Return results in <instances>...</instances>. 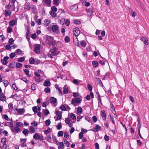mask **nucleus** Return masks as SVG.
<instances>
[{"mask_svg":"<svg viewBox=\"0 0 149 149\" xmlns=\"http://www.w3.org/2000/svg\"><path fill=\"white\" fill-rule=\"evenodd\" d=\"M81 102V99L79 97L76 98L75 99L72 98V99L71 104L74 106H76V104L80 103Z\"/></svg>","mask_w":149,"mask_h":149,"instance_id":"f257e3e1","label":"nucleus"},{"mask_svg":"<svg viewBox=\"0 0 149 149\" xmlns=\"http://www.w3.org/2000/svg\"><path fill=\"white\" fill-rule=\"evenodd\" d=\"M33 138L36 140L40 139L42 140L43 139V137L42 135H40L39 134L35 133L33 135Z\"/></svg>","mask_w":149,"mask_h":149,"instance_id":"f03ea898","label":"nucleus"},{"mask_svg":"<svg viewBox=\"0 0 149 149\" xmlns=\"http://www.w3.org/2000/svg\"><path fill=\"white\" fill-rule=\"evenodd\" d=\"M73 31L74 32L73 35L75 36V37H77L80 33V31L79 29L78 28H74L73 29Z\"/></svg>","mask_w":149,"mask_h":149,"instance_id":"7ed1b4c3","label":"nucleus"},{"mask_svg":"<svg viewBox=\"0 0 149 149\" xmlns=\"http://www.w3.org/2000/svg\"><path fill=\"white\" fill-rule=\"evenodd\" d=\"M140 39L146 45H148V40L146 37H141Z\"/></svg>","mask_w":149,"mask_h":149,"instance_id":"20e7f679","label":"nucleus"},{"mask_svg":"<svg viewBox=\"0 0 149 149\" xmlns=\"http://www.w3.org/2000/svg\"><path fill=\"white\" fill-rule=\"evenodd\" d=\"M9 58V57L7 56L4 57L3 59H2L1 61V62L4 65H7L8 63L7 60Z\"/></svg>","mask_w":149,"mask_h":149,"instance_id":"39448f33","label":"nucleus"},{"mask_svg":"<svg viewBox=\"0 0 149 149\" xmlns=\"http://www.w3.org/2000/svg\"><path fill=\"white\" fill-rule=\"evenodd\" d=\"M53 37L52 36L47 37V40L48 41V42L50 44L52 45L53 43Z\"/></svg>","mask_w":149,"mask_h":149,"instance_id":"423d86ee","label":"nucleus"},{"mask_svg":"<svg viewBox=\"0 0 149 149\" xmlns=\"http://www.w3.org/2000/svg\"><path fill=\"white\" fill-rule=\"evenodd\" d=\"M6 97L3 93H0V101L4 102L6 100Z\"/></svg>","mask_w":149,"mask_h":149,"instance_id":"0eeeda50","label":"nucleus"},{"mask_svg":"<svg viewBox=\"0 0 149 149\" xmlns=\"http://www.w3.org/2000/svg\"><path fill=\"white\" fill-rule=\"evenodd\" d=\"M40 45H38L35 46L34 48V52L35 53H38L40 52Z\"/></svg>","mask_w":149,"mask_h":149,"instance_id":"6e6552de","label":"nucleus"},{"mask_svg":"<svg viewBox=\"0 0 149 149\" xmlns=\"http://www.w3.org/2000/svg\"><path fill=\"white\" fill-rule=\"evenodd\" d=\"M101 127L98 125H96L94 127V128L92 129H91L94 132H96L98 131L100 128Z\"/></svg>","mask_w":149,"mask_h":149,"instance_id":"1a4fd4ad","label":"nucleus"},{"mask_svg":"<svg viewBox=\"0 0 149 149\" xmlns=\"http://www.w3.org/2000/svg\"><path fill=\"white\" fill-rule=\"evenodd\" d=\"M102 117L104 120H106V114L105 111H101Z\"/></svg>","mask_w":149,"mask_h":149,"instance_id":"9d476101","label":"nucleus"},{"mask_svg":"<svg viewBox=\"0 0 149 149\" xmlns=\"http://www.w3.org/2000/svg\"><path fill=\"white\" fill-rule=\"evenodd\" d=\"M58 26L56 25H53L52 27V29L53 31L56 32L58 29Z\"/></svg>","mask_w":149,"mask_h":149,"instance_id":"9b49d317","label":"nucleus"},{"mask_svg":"<svg viewBox=\"0 0 149 149\" xmlns=\"http://www.w3.org/2000/svg\"><path fill=\"white\" fill-rule=\"evenodd\" d=\"M78 8V6L77 5L75 4L74 5L71 6L70 7V9L74 11L76 10Z\"/></svg>","mask_w":149,"mask_h":149,"instance_id":"f8f14e48","label":"nucleus"},{"mask_svg":"<svg viewBox=\"0 0 149 149\" xmlns=\"http://www.w3.org/2000/svg\"><path fill=\"white\" fill-rule=\"evenodd\" d=\"M60 52L59 51L54 52H51L50 54V55L52 58V56H56L58 55Z\"/></svg>","mask_w":149,"mask_h":149,"instance_id":"ddd939ff","label":"nucleus"},{"mask_svg":"<svg viewBox=\"0 0 149 149\" xmlns=\"http://www.w3.org/2000/svg\"><path fill=\"white\" fill-rule=\"evenodd\" d=\"M73 40L74 42L75 45L76 46H79V44L77 38L75 37V39L73 38Z\"/></svg>","mask_w":149,"mask_h":149,"instance_id":"4468645a","label":"nucleus"},{"mask_svg":"<svg viewBox=\"0 0 149 149\" xmlns=\"http://www.w3.org/2000/svg\"><path fill=\"white\" fill-rule=\"evenodd\" d=\"M57 101L56 99L54 97H52L50 99V102L51 103L54 104Z\"/></svg>","mask_w":149,"mask_h":149,"instance_id":"2eb2a0df","label":"nucleus"},{"mask_svg":"<svg viewBox=\"0 0 149 149\" xmlns=\"http://www.w3.org/2000/svg\"><path fill=\"white\" fill-rule=\"evenodd\" d=\"M29 132V131L27 129H24L22 131V133L25 135L26 136L28 135V134Z\"/></svg>","mask_w":149,"mask_h":149,"instance_id":"dca6fc26","label":"nucleus"},{"mask_svg":"<svg viewBox=\"0 0 149 149\" xmlns=\"http://www.w3.org/2000/svg\"><path fill=\"white\" fill-rule=\"evenodd\" d=\"M43 85L45 86H49L51 85V83L49 81L46 80L44 82Z\"/></svg>","mask_w":149,"mask_h":149,"instance_id":"f3484780","label":"nucleus"},{"mask_svg":"<svg viewBox=\"0 0 149 149\" xmlns=\"http://www.w3.org/2000/svg\"><path fill=\"white\" fill-rule=\"evenodd\" d=\"M29 129L31 133H32L35 132V129L33 127L30 126L29 127Z\"/></svg>","mask_w":149,"mask_h":149,"instance_id":"a211bd4d","label":"nucleus"},{"mask_svg":"<svg viewBox=\"0 0 149 149\" xmlns=\"http://www.w3.org/2000/svg\"><path fill=\"white\" fill-rule=\"evenodd\" d=\"M11 14V12L9 11L8 10H6L5 11V15L6 16H10Z\"/></svg>","mask_w":149,"mask_h":149,"instance_id":"6ab92c4d","label":"nucleus"},{"mask_svg":"<svg viewBox=\"0 0 149 149\" xmlns=\"http://www.w3.org/2000/svg\"><path fill=\"white\" fill-rule=\"evenodd\" d=\"M50 15L53 17H55L56 16V13L52 11H49Z\"/></svg>","mask_w":149,"mask_h":149,"instance_id":"aec40b11","label":"nucleus"},{"mask_svg":"<svg viewBox=\"0 0 149 149\" xmlns=\"http://www.w3.org/2000/svg\"><path fill=\"white\" fill-rule=\"evenodd\" d=\"M22 125L23 124L21 122H19L16 123L14 125V126L16 127H21Z\"/></svg>","mask_w":149,"mask_h":149,"instance_id":"412c9836","label":"nucleus"},{"mask_svg":"<svg viewBox=\"0 0 149 149\" xmlns=\"http://www.w3.org/2000/svg\"><path fill=\"white\" fill-rule=\"evenodd\" d=\"M16 23V22L14 20H12L10 21L9 22V24L11 26H14Z\"/></svg>","mask_w":149,"mask_h":149,"instance_id":"4be33fe9","label":"nucleus"},{"mask_svg":"<svg viewBox=\"0 0 149 149\" xmlns=\"http://www.w3.org/2000/svg\"><path fill=\"white\" fill-rule=\"evenodd\" d=\"M82 109L81 107H78L77 109V112L79 113L80 114H81L82 112Z\"/></svg>","mask_w":149,"mask_h":149,"instance_id":"5701e85b","label":"nucleus"},{"mask_svg":"<svg viewBox=\"0 0 149 149\" xmlns=\"http://www.w3.org/2000/svg\"><path fill=\"white\" fill-rule=\"evenodd\" d=\"M31 9L33 13L35 12L36 11L37 9L36 6L35 5L32 6Z\"/></svg>","mask_w":149,"mask_h":149,"instance_id":"b1692460","label":"nucleus"},{"mask_svg":"<svg viewBox=\"0 0 149 149\" xmlns=\"http://www.w3.org/2000/svg\"><path fill=\"white\" fill-rule=\"evenodd\" d=\"M29 63L30 64H32L35 63V60L34 58L33 57H31L29 60Z\"/></svg>","mask_w":149,"mask_h":149,"instance_id":"393cba45","label":"nucleus"},{"mask_svg":"<svg viewBox=\"0 0 149 149\" xmlns=\"http://www.w3.org/2000/svg\"><path fill=\"white\" fill-rule=\"evenodd\" d=\"M92 64L95 67H97L98 65V63L97 61H93L92 62Z\"/></svg>","mask_w":149,"mask_h":149,"instance_id":"a878e982","label":"nucleus"},{"mask_svg":"<svg viewBox=\"0 0 149 149\" xmlns=\"http://www.w3.org/2000/svg\"><path fill=\"white\" fill-rule=\"evenodd\" d=\"M72 82L75 84L76 85H79V84L80 82L79 81H78L77 79H74L73 80Z\"/></svg>","mask_w":149,"mask_h":149,"instance_id":"bb28decb","label":"nucleus"},{"mask_svg":"<svg viewBox=\"0 0 149 149\" xmlns=\"http://www.w3.org/2000/svg\"><path fill=\"white\" fill-rule=\"evenodd\" d=\"M45 24L47 26H48L50 24V21L48 19H45Z\"/></svg>","mask_w":149,"mask_h":149,"instance_id":"cd10ccee","label":"nucleus"},{"mask_svg":"<svg viewBox=\"0 0 149 149\" xmlns=\"http://www.w3.org/2000/svg\"><path fill=\"white\" fill-rule=\"evenodd\" d=\"M80 44L82 47H84L86 45V43L84 40H82L80 42Z\"/></svg>","mask_w":149,"mask_h":149,"instance_id":"c85d7f7f","label":"nucleus"},{"mask_svg":"<svg viewBox=\"0 0 149 149\" xmlns=\"http://www.w3.org/2000/svg\"><path fill=\"white\" fill-rule=\"evenodd\" d=\"M60 109L62 111H66L67 108L64 105H62L60 107Z\"/></svg>","mask_w":149,"mask_h":149,"instance_id":"c756f323","label":"nucleus"},{"mask_svg":"<svg viewBox=\"0 0 149 149\" xmlns=\"http://www.w3.org/2000/svg\"><path fill=\"white\" fill-rule=\"evenodd\" d=\"M44 91L45 92L49 93L50 92V89L49 87H47L45 89Z\"/></svg>","mask_w":149,"mask_h":149,"instance_id":"7c9ffc66","label":"nucleus"},{"mask_svg":"<svg viewBox=\"0 0 149 149\" xmlns=\"http://www.w3.org/2000/svg\"><path fill=\"white\" fill-rule=\"evenodd\" d=\"M87 13H88L89 12H91V14L90 13L89 14H88V15H89L90 16H91L93 14V11L91 8H89V9H88L87 10Z\"/></svg>","mask_w":149,"mask_h":149,"instance_id":"2f4dec72","label":"nucleus"},{"mask_svg":"<svg viewBox=\"0 0 149 149\" xmlns=\"http://www.w3.org/2000/svg\"><path fill=\"white\" fill-rule=\"evenodd\" d=\"M14 63H11L8 65V67L10 69H12L14 67Z\"/></svg>","mask_w":149,"mask_h":149,"instance_id":"473e14b6","label":"nucleus"},{"mask_svg":"<svg viewBox=\"0 0 149 149\" xmlns=\"http://www.w3.org/2000/svg\"><path fill=\"white\" fill-rule=\"evenodd\" d=\"M17 111L18 112L21 114H22L24 112V109H17Z\"/></svg>","mask_w":149,"mask_h":149,"instance_id":"72a5a7b5","label":"nucleus"},{"mask_svg":"<svg viewBox=\"0 0 149 149\" xmlns=\"http://www.w3.org/2000/svg\"><path fill=\"white\" fill-rule=\"evenodd\" d=\"M59 1V0H54L53 1V2L54 5H56V6H57L59 5L58 2Z\"/></svg>","mask_w":149,"mask_h":149,"instance_id":"f704fd0d","label":"nucleus"},{"mask_svg":"<svg viewBox=\"0 0 149 149\" xmlns=\"http://www.w3.org/2000/svg\"><path fill=\"white\" fill-rule=\"evenodd\" d=\"M24 72L25 74H26L27 76H30L29 75V71L27 69H25L24 70Z\"/></svg>","mask_w":149,"mask_h":149,"instance_id":"c9c22d12","label":"nucleus"},{"mask_svg":"<svg viewBox=\"0 0 149 149\" xmlns=\"http://www.w3.org/2000/svg\"><path fill=\"white\" fill-rule=\"evenodd\" d=\"M64 40L66 42H69L70 41L69 37L68 36H65L64 39Z\"/></svg>","mask_w":149,"mask_h":149,"instance_id":"e433bc0d","label":"nucleus"},{"mask_svg":"<svg viewBox=\"0 0 149 149\" xmlns=\"http://www.w3.org/2000/svg\"><path fill=\"white\" fill-rule=\"evenodd\" d=\"M15 53H16L17 55H19L22 54V51L20 49H18L16 50Z\"/></svg>","mask_w":149,"mask_h":149,"instance_id":"4c0bfd02","label":"nucleus"},{"mask_svg":"<svg viewBox=\"0 0 149 149\" xmlns=\"http://www.w3.org/2000/svg\"><path fill=\"white\" fill-rule=\"evenodd\" d=\"M70 118H72L73 120H75L76 119V117L74 114L71 113L70 115Z\"/></svg>","mask_w":149,"mask_h":149,"instance_id":"58836bf2","label":"nucleus"},{"mask_svg":"<svg viewBox=\"0 0 149 149\" xmlns=\"http://www.w3.org/2000/svg\"><path fill=\"white\" fill-rule=\"evenodd\" d=\"M32 110L35 113H37V108L36 106H34L32 107Z\"/></svg>","mask_w":149,"mask_h":149,"instance_id":"ea45409f","label":"nucleus"},{"mask_svg":"<svg viewBox=\"0 0 149 149\" xmlns=\"http://www.w3.org/2000/svg\"><path fill=\"white\" fill-rule=\"evenodd\" d=\"M45 123L46 125L48 126L50 125L51 121L49 119H48L46 120Z\"/></svg>","mask_w":149,"mask_h":149,"instance_id":"a19ab883","label":"nucleus"},{"mask_svg":"<svg viewBox=\"0 0 149 149\" xmlns=\"http://www.w3.org/2000/svg\"><path fill=\"white\" fill-rule=\"evenodd\" d=\"M25 58L24 57H20L18 58L17 61L19 62H22L24 61Z\"/></svg>","mask_w":149,"mask_h":149,"instance_id":"79ce46f5","label":"nucleus"},{"mask_svg":"<svg viewBox=\"0 0 149 149\" xmlns=\"http://www.w3.org/2000/svg\"><path fill=\"white\" fill-rule=\"evenodd\" d=\"M73 96L74 97H78L79 95V94L78 93L74 92L72 93Z\"/></svg>","mask_w":149,"mask_h":149,"instance_id":"37998d69","label":"nucleus"},{"mask_svg":"<svg viewBox=\"0 0 149 149\" xmlns=\"http://www.w3.org/2000/svg\"><path fill=\"white\" fill-rule=\"evenodd\" d=\"M64 143L67 146V147H68L69 146L70 144L68 141H67L66 139L64 140Z\"/></svg>","mask_w":149,"mask_h":149,"instance_id":"c03bdc74","label":"nucleus"},{"mask_svg":"<svg viewBox=\"0 0 149 149\" xmlns=\"http://www.w3.org/2000/svg\"><path fill=\"white\" fill-rule=\"evenodd\" d=\"M51 10H52V11L54 12H56L57 10V8L54 6L52 7L51 8Z\"/></svg>","mask_w":149,"mask_h":149,"instance_id":"a18cd8bd","label":"nucleus"},{"mask_svg":"<svg viewBox=\"0 0 149 149\" xmlns=\"http://www.w3.org/2000/svg\"><path fill=\"white\" fill-rule=\"evenodd\" d=\"M8 107L9 109L13 110V105L11 103H10L8 104Z\"/></svg>","mask_w":149,"mask_h":149,"instance_id":"49530a36","label":"nucleus"},{"mask_svg":"<svg viewBox=\"0 0 149 149\" xmlns=\"http://www.w3.org/2000/svg\"><path fill=\"white\" fill-rule=\"evenodd\" d=\"M65 19L64 18H62L61 20L60 21V23L63 25L64 24L65 22Z\"/></svg>","mask_w":149,"mask_h":149,"instance_id":"de8ad7c7","label":"nucleus"},{"mask_svg":"<svg viewBox=\"0 0 149 149\" xmlns=\"http://www.w3.org/2000/svg\"><path fill=\"white\" fill-rule=\"evenodd\" d=\"M65 23L66 26H68L70 25V22L69 19H67L66 21L65 22Z\"/></svg>","mask_w":149,"mask_h":149,"instance_id":"09e8293b","label":"nucleus"},{"mask_svg":"<svg viewBox=\"0 0 149 149\" xmlns=\"http://www.w3.org/2000/svg\"><path fill=\"white\" fill-rule=\"evenodd\" d=\"M63 135V132L62 131H60L58 132V137L61 136Z\"/></svg>","mask_w":149,"mask_h":149,"instance_id":"8fccbe9b","label":"nucleus"},{"mask_svg":"<svg viewBox=\"0 0 149 149\" xmlns=\"http://www.w3.org/2000/svg\"><path fill=\"white\" fill-rule=\"evenodd\" d=\"M14 40L13 38H11L9 40L8 42L10 45H12L14 42Z\"/></svg>","mask_w":149,"mask_h":149,"instance_id":"3c124183","label":"nucleus"},{"mask_svg":"<svg viewBox=\"0 0 149 149\" xmlns=\"http://www.w3.org/2000/svg\"><path fill=\"white\" fill-rule=\"evenodd\" d=\"M22 64L20 63H17L16 64V66L17 68H19L22 67Z\"/></svg>","mask_w":149,"mask_h":149,"instance_id":"603ef678","label":"nucleus"},{"mask_svg":"<svg viewBox=\"0 0 149 149\" xmlns=\"http://www.w3.org/2000/svg\"><path fill=\"white\" fill-rule=\"evenodd\" d=\"M83 137V133L81 132L79 134V138L80 139H82Z\"/></svg>","mask_w":149,"mask_h":149,"instance_id":"864d4df0","label":"nucleus"},{"mask_svg":"<svg viewBox=\"0 0 149 149\" xmlns=\"http://www.w3.org/2000/svg\"><path fill=\"white\" fill-rule=\"evenodd\" d=\"M68 92V89L67 88H64L63 90V93L65 94H66Z\"/></svg>","mask_w":149,"mask_h":149,"instance_id":"5fc2aeb1","label":"nucleus"},{"mask_svg":"<svg viewBox=\"0 0 149 149\" xmlns=\"http://www.w3.org/2000/svg\"><path fill=\"white\" fill-rule=\"evenodd\" d=\"M12 28L11 27L9 26L7 28V32L8 33H10L12 31Z\"/></svg>","mask_w":149,"mask_h":149,"instance_id":"6e6d98bb","label":"nucleus"},{"mask_svg":"<svg viewBox=\"0 0 149 149\" xmlns=\"http://www.w3.org/2000/svg\"><path fill=\"white\" fill-rule=\"evenodd\" d=\"M56 114L57 116H61L62 112L58 111H56Z\"/></svg>","mask_w":149,"mask_h":149,"instance_id":"4d7b16f0","label":"nucleus"},{"mask_svg":"<svg viewBox=\"0 0 149 149\" xmlns=\"http://www.w3.org/2000/svg\"><path fill=\"white\" fill-rule=\"evenodd\" d=\"M59 144L60 145V146H58V148L59 149L61 148V147H62L63 148H64V145L62 142H60L59 143Z\"/></svg>","mask_w":149,"mask_h":149,"instance_id":"13d9d810","label":"nucleus"},{"mask_svg":"<svg viewBox=\"0 0 149 149\" xmlns=\"http://www.w3.org/2000/svg\"><path fill=\"white\" fill-rule=\"evenodd\" d=\"M9 127H10L11 131L12 132H14V129H13V122H12V123H10V125L9 126Z\"/></svg>","mask_w":149,"mask_h":149,"instance_id":"bf43d9fd","label":"nucleus"},{"mask_svg":"<svg viewBox=\"0 0 149 149\" xmlns=\"http://www.w3.org/2000/svg\"><path fill=\"white\" fill-rule=\"evenodd\" d=\"M15 54L14 53H12L10 55V57L13 58L15 56Z\"/></svg>","mask_w":149,"mask_h":149,"instance_id":"052dcab7","label":"nucleus"},{"mask_svg":"<svg viewBox=\"0 0 149 149\" xmlns=\"http://www.w3.org/2000/svg\"><path fill=\"white\" fill-rule=\"evenodd\" d=\"M13 129L14 132H16L17 133L18 132L19 130V129L18 127H15V128H13Z\"/></svg>","mask_w":149,"mask_h":149,"instance_id":"680f3d73","label":"nucleus"},{"mask_svg":"<svg viewBox=\"0 0 149 149\" xmlns=\"http://www.w3.org/2000/svg\"><path fill=\"white\" fill-rule=\"evenodd\" d=\"M87 87H88V90L89 91H91L92 90V86L91 84H88L87 85Z\"/></svg>","mask_w":149,"mask_h":149,"instance_id":"e2e57ef3","label":"nucleus"},{"mask_svg":"<svg viewBox=\"0 0 149 149\" xmlns=\"http://www.w3.org/2000/svg\"><path fill=\"white\" fill-rule=\"evenodd\" d=\"M56 47H54L52 49H50V52H56Z\"/></svg>","mask_w":149,"mask_h":149,"instance_id":"0e129e2a","label":"nucleus"},{"mask_svg":"<svg viewBox=\"0 0 149 149\" xmlns=\"http://www.w3.org/2000/svg\"><path fill=\"white\" fill-rule=\"evenodd\" d=\"M31 88L33 90L35 91L36 90V85L33 84L31 86Z\"/></svg>","mask_w":149,"mask_h":149,"instance_id":"69168bd1","label":"nucleus"},{"mask_svg":"<svg viewBox=\"0 0 149 149\" xmlns=\"http://www.w3.org/2000/svg\"><path fill=\"white\" fill-rule=\"evenodd\" d=\"M104 139L106 141H108L109 139V137L107 135H105L104 136Z\"/></svg>","mask_w":149,"mask_h":149,"instance_id":"338daca9","label":"nucleus"},{"mask_svg":"<svg viewBox=\"0 0 149 149\" xmlns=\"http://www.w3.org/2000/svg\"><path fill=\"white\" fill-rule=\"evenodd\" d=\"M31 8V7L29 5H27L25 6V9H26L27 10H29Z\"/></svg>","mask_w":149,"mask_h":149,"instance_id":"774afa93","label":"nucleus"}]
</instances>
